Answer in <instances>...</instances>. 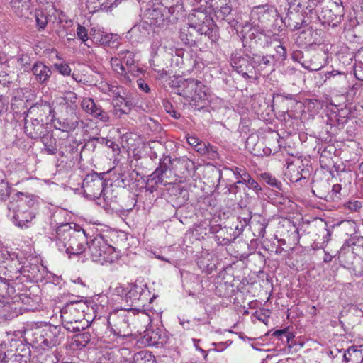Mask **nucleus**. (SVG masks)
I'll return each instance as SVG.
<instances>
[{
	"instance_id": "1",
	"label": "nucleus",
	"mask_w": 363,
	"mask_h": 363,
	"mask_svg": "<svg viewBox=\"0 0 363 363\" xmlns=\"http://www.w3.org/2000/svg\"><path fill=\"white\" fill-rule=\"evenodd\" d=\"M0 264H3L9 273L13 274L9 276L12 280L18 278V274L30 279H38L40 269H43L38 257L28 256L21 261L16 255H11L8 251L0 252Z\"/></svg>"
},
{
	"instance_id": "2",
	"label": "nucleus",
	"mask_w": 363,
	"mask_h": 363,
	"mask_svg": "<svg viewBox=\"0 0 363 363\" xmlns=\"http://www.w3.org/2000/svg\"><path fill=\"white\" fill-rule=\"evenodd\" d=\"M35 201L28 196L18 192L13 195L9 202L8 216L10 217L16 225L23 228L30 222L35 216L30 210L34 206Z\"/></svg>"
},
{
	"instance_id": "3",
	"label": "nucleus",
	"mask_w": 363,
	"mask_h": 363,
	"mask_svg": "<svg viewBox=\"0 0 363 363\" xmlns=\"http://www.w3.org/2000/svg\"><path fill=\"white\" fill-rule=\"evenodd\" d=\"M65 338V333L60 326L45 325L36 328L32 333V342L42 350H49L59 345Z\"/></svg>"
},
{
	"instance_id": "4",
	"label": "nucleus",
	"mask_w": 363,
	"mask_h": 363,
	"mask_svg": "<svg viewBox=\"0 0 363 363\" xmlns=\"http://www.w3.org/2000/svg\"><path fill=\"white\" fill-rule=\"evenodd\" d=\"M132 318L129 311L120 310L113 312L108 318V327L112 333L119 337H126L132 335L130 318Z\"/></svg>"
},
{
	"instance_id": "5",
	"label": "nucleus",
	"mask_w": 363,
	"mask_h": 363,
	"mask_svg": "<svg viewBox=\"0 0 363 363\" xmlns=\"http://www.w3.org/2000/svg\"><path fill=\"white\" fill-rule=\"evenodd\" d=\"M104 174L96 172L87 174L83 181L82 186L84 192L90 196L98 199L102 197L104 200H111V198L106 195L109 190L106 189V184L103 180Z\"/></svg>"
},
{
	"instance_id": "6",
	"label": "nucleus",
	"mask_w": 363,
	"mask_h": 363,
	"mask_svg": "<svg viewBox=\"0 0 363 363\" xmlns=\"http://www.w3.org/2000/svg\"><path fill=\"white\" fill-rule=\"evenodd\" d=\"M87 250L86 255H89L93 262H102V263L110 262L106 255L113 251L112 246L106 243L101 235H97L89 242H87Z\"/></svg>"
},
{
	"instance_id": "7",
	"label": "nucleus",
	"mask_w": 363,
	"mask_h": 363,
	"mask_svg": "<svg viewBox=\"0 0 363 363\" xmlns=\"http://www.w3.org/2000/svg\"><path fill=\"white\" fill-rule=\"evenodd\" d=\"M231 65L235 71L246 79H257L255 65L252 58L246 55L245 56L235 54L231 59Z\"/></svg>"
},
{
	"instance_id": "8",
	"label": "nucleus",
	"mask_w": 363,
	"mask_h": 363,
	"mask_svg": "<svg viewBox=\"0 0 363 363\" xmlns=\"http://www.w3.org/2000/svg\"><path fill=\"white\" fill-rule=\"evenodd\" d=\"M289 8L286 16L283 18V22L287 28L291 30H296L301 28L302 25L305 23L303 14L298 9V7H301V2L297 4L289 1Z\"/></svg>"
},
{
	"instance_id": "9",
	"label": "nucleus",
	"mask_w": 363,
	"mask_h": 363,
	"mask_svg": "<svg viewBox=\"0 0 363 363\" xmlns=\"http://www.w3.org/2000/svg\"><path fill=\"white\" fill-rule=\"evenodd\" d=\"M194 17L199 21L198 33L207 36L211 41H216L218 39L217 30L211 16L203 12L197 11Z\"/></svg>"
},
{
	"instance_id": "10",
	"label": "nucleus",
	"mask_w": 363,
	"mask_h": 363,
	"mask_svg": "<svg viewBox=\"0 0 363 363\" xmlns=\"http://www.w3.org/2000/svg\"><path fill=\"white\" fill-rule=\"evenodd\" d=\"M81 107L86 113L102 122H108L110 120L108 114L92 98H84L81 101Z\"/></svg>"
},
{
	"instance_id": "11",
	"label": "nucleus",
	"mask_w": 363,
	"mask_h": 363,
	"mask_svg": "<svg viewBox=\"0 0 363 363\" xmlns=\"http://www.w3.org/2000/svg\"><path fill=\"white\" fill-rule=\"evenodd\" d=\"M74 234L71 240H67L64 250L67 254L77 255L85 252L87 242L84 230H77Z\"/></svg>"
},
{
	"instance_id": "12",
	"label": "nucleus",
	"mask_w": 363,
	"mask_h": 363,
	"mask_svg": "<svg viewBox=\"0 0 363 363\" xmlns=\"http://www.w3.org/2000/svg\"><path fill=\"white\" fill-rule=\"evenodd\" d=\"M77 230L72 228L69 223H62L56 229V235L55 238V245L60 251H63L67 243V240L75 235Z\"/></svg>"
},
{
	"instance_id": "13",
	"label": "nucleus",
	"mask_w": 363,
	"mask_h": 363,
	"mask_svg": "<svg viewBox=\"0 0 363 363\" xmlns=\"http://www.w3.org/2000/svg\"><path fill=\"white\" fill-rule=\"evenodd\" d=\"M237 179V184H244L249 189L255 191L256 193L262 189L260 185L251 177L245 167H235L230 169Z\"/></svg>"
},
{
	"instance_id": "14",
	"label": "nucleus",
	"mask_w": 363,
	"mask_h": 363,
	"mask_svg": "<svg viewBox=\"0 0 363 363\" xmlns=\"http://www.w3.org/2000/svg\"><path fill=\"white\" fill-rule=\"evenodd\" d=\"M30 350L29 347L20 344L16 349V352L12 350L5 352L4 363H28L30 359Z\"/></svg>"
},
{
	"instance_id": "15",
	"label": "nucleus",
	"mask_w": 363,
	"mask_h": 363,
	"mask_svg": "<svg viewBox=\"0 0 363 363\" xmlns=\"http://www.w3.org/2000/svg\"><path fill=\"white\" fill-rule=\"evenodd\" d=\"M55 128L63 132H70L76 129L79 122H82L76 113L72 112L70 114L62 118L52 120Z\"/></svg>"
},
{
	"instance_id": "16",
	"label": "nucleus",
	"mask_w": 363,
	"mask_h": 363,
	"mask_svg": "<svg viewBox=\"0 0 363 363\" xmlns=\"http://www.w3.org/2000/svg\"><path fill=\"white\" fill-rule=\"evenodd\" d=\"M199 21L192 22L186 28H182L180 31V38L186 45L190 47L194 46L198 37L200 35L198 33Z\"/></svg>"
},
{
	"instance_id": "17",
	"label": "nucleus",
	"mask_w": 363,
	"mask_h": 363,
	"mask_svg": "<svg viewBox=\"0 0 363 363\" xmlns=\"http://www.w3.org/2000/svg\"><path fill=\"white\" fill-rule=\"evenodd\" d=\"M35 80L41 84H46L51 77V69L43 62H36L31 67Z\"/></svg>"
},
{
	"instance_id": "18",
	"label": "nucleus",
	"mask_w": 363,
	"mask_h": 363,
	"mask_svg": "<svg viewBox=\"0 0 363 363\" xmlns=\"http://www.w3.org/2000/svg\"><path fill=\"white\" fill-rule=\"evenodd\" d=\"M171 163L170 157H165L163 161L160 162L159 166L156 168V169L152 173L150 177V180L154 182L155 185L159 184H162L164 185L167 184V182L164 181V176L167 174V173L170 171L169 169V164Z\"/></svg>"
},
{
	"instance_id": "19",
	"label": "nucleus",
	"mask_w": 363,
	"mask_h": 363,
	"mask_svg": "<svg viewBox=\"0 0 363 363\" xmlns=\"http://www.w3.org/2000/svg\"><path fill=\"white\" fill-rule=\"evenodd\" d=\"M178 84H182L183 86L194 92L191 94L192 98H198L201 99L206 96V86L199 80L194 79H188L184 80H180Z\"/></svg>"
},
{
	"instance_id": "20",
	"label": "nucleus",
	"mask_w": 363,
	"mask_h": 363,
	"mask_svg": "<svg viewBox=\"0 0 363 363\" xmlns=\"http://www.w3.org/2000/svg\"><path fill=\"white\" fill-rule=\"evenodd\" d=\"M197 264L202 272L211 274L216 269L217 259L213 255L204 252L198 258Z\"/></svg>"
},
{
	"instance_id": "21",
	"label": "nucleus",
	"mask_w": 363,
	"mask_h": 363,
	"mask_svg": "<svg viewBox=\"0 0 363 363\" xmlns=\"http://www.w3.org/2000/svg\"><path fill=\"white\" fill-rule=\"evenodd\" d=\"M145 291L141 286L130 284L126 289L125 300L130 306L138 305L142 299Z\"/></svg>"
},
{
	"instance_id": "22",
	"label": "nucleus",
	"mask_w": 363,
	"mask_h": 363,
	"mask_svg": "<svg viewBox=\"0 0 363 363\" xmlns=\"http://www.w3.org/2000/svg\"><path fill=\"white\" fill-rule=\"evenodd\" d=\"M274 60L271 55H267L265 56L254 55L252 57V62L255 65V69L256 74H262V72L265 71L267 68L271 69L274 67Z\"/></svg>"
},
{
	"instance_id": "23",
	"label": "nucleus",
	"mask_w": 363,
	"mask_h": 363,
	"mask_svg": "<svg viewBox=\"0 0 363 363\" xmlns=\"http://www.w3.org/2000/svg\"><path fill=\"white\" fill-rule=\"evenodd\" d=\"M343 9L338 5H334L333 8L325 11L324 18H328V23L333 27L339 25L343 18Z\"/></svg>"
},
{
	"instance_id": "24",
	"label": "nucleus",
	"mask_w": 363,
	"mask_h": 363,
	"mask_svg": "<svg viewBox=\"0 0 363 363\" xmlns=\"http://www.w3.org/2000/svg\"><path fill=\"white\" fill-rule=\"evenodd\" d=\"M118 55L122 60L128 72L132 75H136L135 72H140V69L135 65L134 54L128 50L121 51Z\"/></svg>"
},
{
	"instance_id": "25",
	"label": "nucleus",
	"mask_w": 363,
	"mask_h": 363,
	"mask_svg": "<svg viewBox=\"0 0 363 363\" xmlns=\"http://www.w3.org/2000/svg\"><path fill=\"white\" fill-rule=\"evenodd\" d=\"M216 13L217 18H220L226 21L232 27L235 28L238 25V22L234 19L231 13L232 8L227 3L224 6H221Z\"/></svg>"
},
{
	"instance_id": "26",
	"label": "nucleus",
	"mask_w": 363,
	"mask_h": 363,
	"mask_svg": "<svg viewBox=\"0 0 363 363\" xmlns=\"http://www.w3.org/2000/svg\"><path fill=\"white\" fill-rule=\"evenodd\" d=\"M14 293V289L10 286L6 278L0 277V307L4 306L9 296Z\"/></svg>"
},
{
	"instance_id": "27",
	"label": "nucleus",
	"mask_w": 363,
	"mask_h": 363,
	"mask_svg": "<svg viewBox=\"0 0 363 363\" xmlns=\"http://www.w3.org/2000/svg\"><path fill=\"white\" fill-rule=\"evenodd\" d=\"M324 77V82L328 81L330 84L342 85L346 82L347 74L344 72L333 69L325 72Z\"/></svg>"
},
{
	"instance_id": "28",
	"label": "nucleus",
	"mask_w": 363,
	"mask_h": 363,
	"mask_svg": "<svg viewBox=\"0 0 363 363\" xmlns=\"http://www.w3.org/2000/svg\"><path fill=\"white\" fill-rule=\"evenodd\" d=\"M87 306L86 305L84 301H83L82 300H77L67 303L64 306V311H65V313L77 311V318H84V312Z\"/></svg>"
},
{
	"instance_id": "29",
	"label": "nucleus",
	"mask_w": 363,
	"mask_h": 363,
	"mask_svg": "<svg viewBox=\"0 0 363 363\" xmlns=\"http://www.w3.org/2000/svg\"><path fill=\"white\" fill-rule=\"evenodd\" d=\"M343 358L346 363H362L363 354L362 350L350 347L344 352Z\"/></svg>"
},
{
	"instance_id": "30",
	"label": "nucleus",
	"mask_w": 363,
	"mask_h": 363,
	"mask_svg": "<svg viewBox=\"0 0 363 363\" xmlns=\"http://www.w3.org/2000/svg\"><path fill=\"white\" fill-rule=\"evenodd\" d=\"M93 337V335L89 331H84L75 334L72 337V344L78 349H82L88 345Z\"/></svg>"
},
{
	"instance_id": "31",
	"label": "nucleus",
	"mask_w": 363,
	"mask_h": 363,
	"mask_svg": "<svg viewBox=\"0 0 363 363\" xmlns=\"http://www.w3.org/2000/svg\"><path fill=\"white\" fill-rule=\"evenodd\" d=\"M358 245L363 247V236L353 235L347 240L339 251V257L345 254L346 250L351 246Z\"/></svg>"
},
{
	"instance_id": "32",
	"label": "nucleus",
	"mask_w": 363,
	"mask_h": 363,
	"mask_svg": "<svg viewBox=\"0 0 363 363\" xmlns=\"http://www.w3.org/2000/svg\"><path fill=\"white\" fill-rule=\"evenodd\" d=\"M64 328L68 331L77 332L81 329L84 330V326H80L77 319H73L70 315H62Z\"/></svg>"
},
{
	"instance_id": "33",
	"label": "nucleus",
	"mask_w": 363,
	"mask_h": 363,
	"mask_svg": "<svg viewBox=\"0 0 363 363\" xmlns=\"http://www.w3.org/2000/svg\"><path fill=\"white\" fill-rule=\"evenodd\" d=\"M133 363H155V358L150 352L140 351L134 354Z\"/></svg>"
},
{
	"instance_id": "34",
	"label": "nucleus",
	"mask_w": 363,
	"mask_h": 363,
	"mask_svg": "<svg viewBox=\"0 0 363 363\" xmlns=\"http://www.w3.org/2000/svg\"><path fill=\"white\" fill-rule=\"evenodd\" d=\"M273 48L275 50L274 54H270L274 61L282 62L287 56L285 48L278 41L272 42Z\"/></svg>"
},
{
	"instance_id": "35",
	"label": "nucleus",
	"mask_w": 363,
	"mask_h": 363,
	"mask_svg": "<svg viewBox=\"0 0 363 363\" xmlns=\"http://www.w3.org/2000/svg\"><path fill=\"white\" fill-rule=\"evenodd\" d=\"M260 177L268 185L279 191L281 190V182L277 179L275 177L272 176L271 174L268 172L262 173L260 174Z\"/></svg>"
},
{
	"instance_id": "36",
	"label": "nucleus",
	"mask_w": 363,
	"mask_h": 363,
	"mask_svg": "<svg viewBox=\"0 0 363 363\" xmlns=\"http://www.w3.org/2000/svg\"><path fill=\"white\" fill-rule=\"evenodd\" d=\"M111 65L113 67L114 70L119 74L124 76L125 78H128V74L129 73L122 62L121 58L118 59L117 57L111 58Z\"/></svg>"
},
{
	"instance_id": "37",
	"label": "nucleus",
	"mask_w": 363,
	"mask_h": 363,
	"mask_svg": "<svg viewBox=\"0 0 363 363\" xmlns=\"http://www.w3.org/2000/svg\"><path fill=\"white\" fill-rule=\"evenodd\" d=\"M101 45L108 47H116L118 45L117 38L112 33L101 34V38L99 40Z\"/></svg>"
},
{
	"instance_id": "38",
	"label": "nucleus",
	"mask_w": 363,
	"mask_h": 363,
	"mask_svg": "<svg viewBox=\"0 0 363 363\" xmlns=\"http://www.w3.org/2000/svg\"><path fill=\"white\" fill-rule=\"evenodd\" d=\"M340 225L346 234L352 237L357 233V223L353 220H344L340 223Z\"/></svg>"
},
{
	"instance_id": "39",
	"label": "nucleus",
	"mask_w": 363,
	"mask_h": 363,
	"mask_svg": "<svg viewBox=\"0 0 363 363\" xmlns=\"http://www.w3.org/2000/svg\"><path fill=\"white\" fill-rule=\"evenodd\" d=\"M11 4L16 12L22 13L23 10H27L29 6V0H11Z\"/></svg>"
},
{
	"instance_id": "40",
	"label": "nucleus",
	"mask_w": 363,
	"mask_h": 363,
	"mask_svg": "<svg viewBox=\"0 0 363 363\" xmlns=\"http://www.w3.org/2000/svg\"><path fill=\"white\" fill-rule=\"evenodd\" d=\"M274 9L268 5H260L253 8L252 11V15L255 14H262V17L264 18L265 15H269L272 13Z\"/></svg>"
},
{
	"instance_id": "41",
	"label": "nucleus",
	"mask_w": 363,
	"mask_h": 363,
	"mask_svg": "<svg viewBox=\"0 0 363 363\" xmlns=\"http://www.w3.org/2000/svg\"><path fill=\"white\" fill-rule=\"evenodd\" d=\"M63 100L67 106H70L72 109H73V106L76 107V102L77 100V94L73 91H67L63 97Z\"/></svg>"
},
{
	"instance_id": "42",
	"label": "nucleus",
	"mask_w": 363,
	"mask_h": 363,
	"mask_svg": "<svg viewBox=\"0 0 363 363\" xmlns=\"http://www.w3.org/2000/svg\"><path fill=\"white\" fill-rule=\"evenodd\" d=\"M11 192V188L9 186L8 182L1 180L0 182V201H5L9 196Z\"/></svg>"
},
{
	"instance_id": "43",
	"label": "nucleus",
	"mask_w": 363,
	"mask_h": 363,
	"mask_svg": "<svg viewBox=\"0 0 363 363\" xmlns=\"http://www.w3.org/2000/svg\"><path fill=\"white\" fill-rule=\"evenodd\" d=\"M53 67L55 70H57L60 74L64 76H68L71 73V68L67 64L65 63H60L55 64Z\"/></svg>"
},
{
	"instance_id": "44",
	"label": "nucleus",
	"mask_w": 363,
	"mask_h": 363,
	"mask_svg": "<svg viewBox=\"0 0 363 363\" xmlns=\"http://www.w3.org/2000/svg\"><path fill=\"white\" fill-rule=\"evenodd\" d=\"M147 23L143 22L138 25L134 26L130 30L132 34H136L137 33H140L143 36H145L148 32L146 29Z\"/></svg>"
},
{
	"instance_id": "45",
	"label": "nucleus",
	"mask_w": 363,
	"mask_h": 363,
	"mask_svg": "<svg viewBox=\"0 0 363 363\" xmlns=\"http://www.w3.org/2000/svg\"><path fill=\"white\" fill-rule=\"evenodd\" d=\"M150 15L152 18L151 23L160 25L164 21L163 15L157 9H153Z\"/></svg>"
},
{
	"instance_id": "46",
	"label": "nucleus",
	"mask_w": 363,
	"mask_h": 363,
	"mask_svg": "<svg viewBox=\"0 0 363 363\" xmlns=\"http://www.w3.org/2000/svg\"><path fill=\"white\" fill-rule=\"evenodd\" d=\"M257 228V237L264 238L266 233V228L268 225V223L266 220L262 219L261 221H258L256 224Z\"/></svg>"
},
{
	"instance_id": "47",
	"label": "nucleus",
	"mask_w": 363,
	"mask_h": 363,
	"mask_svg": "<svg viewBox=\"0 0 363 363\" xmlns=\"http://www.w3.org/2000/svg\"><path fill=\"white\" fill-rule=\"evenodd\" d=\"M77 35L78 38L82 40V42H86L88 40V31L86 28L81 25H78L77 29Z\"/></svg>"
},
{
	"instance_id": "48",
	"label": "nucleus",
	"mask_w": 363,
	"mask_h": 363,
	"mask_svg": "<svg viewBox=\"0 0 363 363\" xmlns=\"http://www.w3.org/2000/svg\"><path fill=\"white\" fill-rule=\"evenodd\" d=\"M35 21L39 29H44L48 24L47 17L43 13H36Z\"/></svg>"
},
{
	"instance_id": "49",
	"label": "nucleus",
	"mask_w": 363,
	"mask_h": 363,
	"mask_svg": "<svg viewBox=\"0 0 363 363\" xmlns=\"http://www.w3.org/2000/svg\"><path fill=\"white\" fill-rule=\"evenodd\" d=\"M36 121H37V123L38 124V128L36 130L34 129L33 132L30 130L31 126L33 125V123L30 125L26 123V126H25L26 132L28 133V135H30V138H36L40 136V133H38V131L43 125L42 124H39V122L37 120H36Z\"/></svg>"
},
{
	"instance_id": "50",
	"label": "nucleus",
	"mask_w": 363,
	"mask_h": 363,
	"mask_svg": "<svg viewBox=\"0 0 363 363\" xmlns=\"http://www.w3.org/2000/svg\"><path fill=\"white\" fill-rule=\"evenodd\" d=\"M207 148H208V150L206 151V155H207V157L209 159L216 160L218 157V153L217 152L216 147H213V146L211 145L210 144H208L207 145Z\"/></svg>"
},
{
	"instance_id": "51",
	"label": "nucleus",
	"mask_w": 363,
	"mask_h": 363,
	"mask_svg": "<svg viewBox=\"0 0 363 363\" xmlns=\"http://www.w3.org/2000/svg\"><path fill=\"white\" fill-rule=\"evenodd\" d=\"M342 189V186L340 184H335L332 187L331 190V197L333 200L340 199V191Z\"/></svg>"
},
{
	"instance_id": "52",
	"label": "nucleus",
	"mask_w": 363,
	"mask_h": 363,
	"mask_svg": "<svg viewBox=\"0 0 363 363\" xmlns=\"http://www.w3.org/2000/svg\"><path fill=\"white\" fill-rule=\"evenodd\" d=\"M345 206L351 211H357L362 207V205L361 202H359V201H349L347 203H345Z\"/></svg>"
},
{
	"instance_id": "53",
	"label": "nucleus",
	"mask_w": 363,
	"mask_h": 363,
	"mask_svg": "<svg viewBox=\"0 0 363 363\" xmlns=\"http://www.w3.org/2000/svg\"><path fill=\"white\" fill-rule=\"evenodd\" d=\"M106 189L109 190L108 193L106 194L109 198H111V200H104L105 202V204L107 206H111V203L114 201H116V199L117 198V196L114 194L113 189L111 187L107 186V184L106 185Z\"/></svg>"
},
{
	"instance_id": "54",
	"label": "nucleus",
	"mask_w": 363,
	"mask_h": 363,
	"mask_svg": "<svg viewBox=\"0 0 363 363\" xmlns=\"http://www.w3.org/2000/svg\"><path fill=\"white\" fill-rule=\"evenodd\" d=\"M137 84L139 89L145 93H148L150 90L149 85L143 79H138L137 80Z\"/></svg>"
},
{
	"instance_id": "55",
	"label": "nucleus",
	"mask_w": 363,
	"mask_h": 363,
	"mask_svg": "<svg viewBox=\"0 0 363 363\" xmlns=\"http://www.w3.org/2000/svg\"><path fill=\"white\" fill-rule=\"evenodd\" d=\"M194 149L201 155H206V151L208 150L207 145L201 141Z\"/></svg>"
},
{
	"instance_id": "56",
	"label": "nucleus",
	"mask_w": 363,
	"mask_h": 363,
	"mask_svg": "<svg viewBox=\"0 0 363 363\" xmlns=\"http://www.w3.org/2000/svg\"><path fill=\"white\" fill-rule=\"evenodd\" d=\"M124 102H125V99L123 97H122L121 96L118 95L113 100V107L116 109L118 107H120Z\"/></svg>"
},
{
	"instance_id": "57",
	"label": "nucleus",
	"mask_w": 363,
	"mask_h": 363,
	"mask_svg": "<svg viewBox=\"0 0 363 363\" xmlns=\"http://www.w3.org/2000/svg\"><path fill=\"white\" fill-rule=\"evenodd\" d=\"M187 142L191 146L196 147L201 143V140L195 136H189L187 137Z\"/></svg>"
},
{
	"instance_id": "58",
	"label": "nucleus",
	"mask_w": 363,
	"mask_h": 363,
	"mask_svg": "<svg viewBox=\"0 0 363 363\" xmlns=\"http://www.w3.org/2000/svg\"><path fill=\"white\" fill-rule=\"evenodd\" d=\"M301 65L306 69H308V71L310 72H313V71H318L319 70L320 68H321V66L320 67H318L316 65H308L307 62L304 61L303 62H301Z\"/></svg>"
},
{
	"instance_id": "59",
	"label": "nucleus",
	"mask_w": 363,
	"mask_h": 363,
	"mask_svg": "<svg viewBox=\"0 0 363 363\" xmlns=\"http://www.w3.org/2000/svg\"><path fill=\"white\" fill-rule=\"evenodd\" d=\"M272 335L274 336V337H277L279 339H281V337L283 336V335H286V338L287 340H289V334H287V332H286V329H283V330H275L273 333H272Z\"/></svg>"
},
{
	"instance_id": "60",
	"label": "nucleus",
	"mask_w": 363,
	"mask_h": 363,
	"mask_svg": "<svg viewBox=\"0 0 363 363\" xmlns=\"http://www.w3.org/2000/svg\"><path fill=\"white\" fill-rule=\"evenodd\" d=\"M240 218L241 220H240V223H242V228H245L250 223L251 218H252V216H251V213H248V214L247 215V216L245 217H243V218Z\"/></svg>"
},
{
	"instance_id": "61",
	"label": "nucleus",
	"mask_w": 363,
	"mask_h": 363,
	"mask_svg": "<svg viewBox=\"0 0 363 363\" xmlns=\"http://www.w3.org/2000/svg\"><path fill=\"white\" fill-rule=\"evenodd\" d=\"M239 184H237V181L235 183L230 184L228 186L229 192L236 194L240 191Z\"/></svg>"
},
{
	"instance_id": "62",
	"label": "nucleus",
	"mask_w": 363,
	"mask_h": 363,
	"mask_svg": "<svg viewBox=\"0 0 363 363\" xmlns=\"http://www.w3.org/2000/svg\"><path fill=\"white\" fill-rule=\"evenodd\" d=\"M114 292L121 296H125L126 290H125L122 286H118L115 288Z\"/></svg>"
},
{
	"instance_id": "63",
	"label": "nucleus",
	"mask_w": 363,
	"mask_h": 363,
	"mask_svg": "<svg viewBox=\"0 0 363 363\" xmlns=\"http://www.w3.org/2000/svg\"><path fill=\"white\" fill-rule=\"evenodd\" d=\"M118 89V87H116L113 85H108L107 86V91L112 92L113 95H116V96L119 95V92L117 91Z\"/></svg>"
},
{
	"instance_id": "64",
	"label": "nucleus",
	"mask_w": 363,
	"mask_h": 363,
	"mask_svg": "<svg viewBox=\"0 0 363 363\" xmlns=\"http://www.w3.org/2000/svg\"><path fill=\"white\" fill-rule=\"evenodd\" d=\"M106 145L108 146V147H111L112 148L113 150H116V148L117 150H118V146L117 144H116L113 141L111 140H106Z\"/></svg>"
}]
</instances>
